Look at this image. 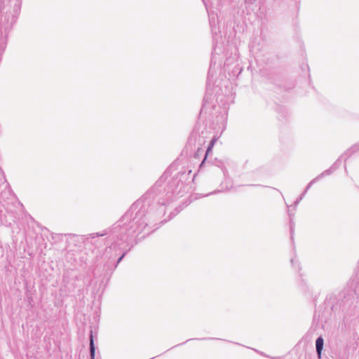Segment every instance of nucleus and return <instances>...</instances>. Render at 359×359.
Listing matches in <instances>:
<instances>
[{
  "instance_id": "obj_7",
  "label": "nucleus",
  "mask_w": 359,
  "mask_h": 359,
  "mask_svg": "<svg viewBox=\"0 0 359 359\" xmlns=\"http://www.w3.org/2000/svg\"><path fill=\"white\" fill-rule=\"evenodd\" d=\"M126 252H124L118 259L117 261V264H118L121 260L124 257V256L126 255Z\"/></svg>"
},
{
  "instance_id": "obj_10",
  "label": "nucleus",
  "mask_w": 359,
  "mask_h": 359,
  "mask_svg": "<svg viewBox=\"0 0 359 359\" xmlns=\"http://www.w3.org/2000/svg\"><path fill=\"white\" fill-rule=\"evenodd\" d=\"M201 150L202 151V149H200V148H199V149H198V151H197V152H196V155H198V153H199Z\"/></svg>"
},
{
  "instance_id": "obj_9",
  "label": "nucleus",
  "mask_w": 359,
  "mask_h": 359,
  "mask_svg": "<svg viewBox=\"0 0 359 359\" xmlns=\"http://www.w3.org/2000/svg\"><path fill=\"white\" fill-rule=\"evenodd\" d=\"M302 196H300L299 199L296 201L295 204H297L299 202V201L302 200Z\"/></svg>"
},
{
  "instance_id": "obj_4",
  "label": "nucleus",
  "mask_w": 359,
  "mask_h": 359,
  "mask_svg": "<svg viewBox=\"0 0 359 359\" xmlns=\"http://www.w3.org/2000/svg\"><path fill=\"white\" fill-rule=\"evenodd\" d=\"M212 147H210L208 146L207 150H206V153H205V156H207V155L212 151ZM206 159V157L204 158L203 161H202V163H201V167L203 165V164L204 163Z\"/></svg>"
},
{
  "instance_id": "obj_3",
  "label": "nucleus",
  "mask_w": 359,
  "mask_h": 359,
  "mask_svg": "<svg viewBox=\"0 0 359 359\" xmlns=\"http://www.w3.org/2000/svg\"><path fill=\"white\" fill-rule=\"evenodd\" d=\"M95 345L93 341V331L91 330V359H95Z\"/></svg>"
},
{
  "instance_id": "obj_5",
  "label": "nucleus",
  "mask_w": 359,
  "mask_h": 359,
  "mask_svg": "<svg viewBox=\"0 0 359 359\" xmlns=\"http://www.w3.org/2000/svg\"><path fill=\"white\" fill-rule=\"evenodd\" d=\"M105 234H106V232H105V231H104V232H103V233H91L90 238H91V239H93V238H95V236H104Z\"/></svg>"
},
{
  "instance_id": "obj_2",
  "label": "nucleus",
  "mask_w": 359,
  "mask_h": 359,
  "mask_svg": "<svg viewBox=\"0 0 359 359\" xmlns=\"http://www.w3.org/2000/svg\"><path fill=\"white\" fill-rule=\"evenodd\" d=\"M331 173L330 170H325V172H322L320 175H319L318 177H316V178H314L312 181H311V182L307 185L305 191H304V193L308 191V189L311 187V186L314 183L316 182L318 180H319L320 178L323 177L324 175H330Z\"/></svg>"
},
{
  "instance_id": "obj_1",
  "label": "nucleus",
  "mask_w": 359,
  "mask_h": 359,
  "mask_svg": "<svg viewBox=\"0 0 359 359\" xmlns=\"http://www.w3.org/2000/svg\"><path fill=\"white\" fill-rule=\"evenodd\" d=\"M323 346H324V339H323V338L321 336L318 337L316 339V352H317L318 358H321V354H322V351L323 349Z\"/></svg>"
},
{
  "instance_id": "obj_6",
  "label": "nucleus",
  "mask_w": 359,
  "mask_h": 359,
  "mask_svg": "<svg viewBox=\"0 0 359 359\" xmlns=\"http://www.w3.org/2000/svg\"><path fill=\"white\" fill-rule=\"evenodd\" d=\"M216 141H217V140H216V139H215V138H214V139H212V140L210 141V144H209V147H213V146H214V144H215V142H216Z\"/></svg>"
},
{
  "instance_id": "obj_8",
  "label": "nucleus",
  "mask_w": 359,
  "mask_h": 359,
  "mask_svg": "<svg viewBox=\"0 0 359 359\" xmlns=\"http://www.w3.org/2000/svg\"><path fill=\"white\" fill-rule=\"evenodd\" d=\"M290 228H291V238H293V226L292 224V222H290Z\"/></svg>"
}]
</instances>
